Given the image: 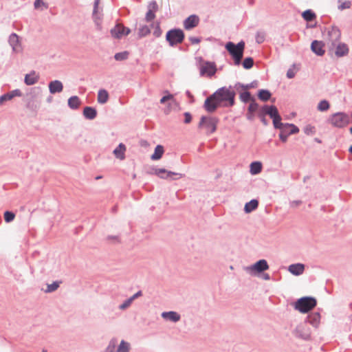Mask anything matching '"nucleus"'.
I'll return each mask as SVG.
<instances>
[{
    "mask_svg": "<svg viewBox=\"0 0 352 352\" xmlns=\"http://www.w3.org/2000/svg\"><path fill=\"white\" fill-rule=\"evenodd\" d=\"M316 300L312 297H302L298 299L295 304V309L301 313H307L314 308Z\"/></svg>",
    "mask_w": 352,
    "mask_h": 352,
    "instance_id": "f257e3e1",
    "label": "nucleus"
},
{
    "mask_svg": "<svg viewBox=\"0 0 352 352\" xmlns=\"http://www.w3.org/2000/svg\"><path fill=\"white\" fill-rule=\"evenodd\" d=\"M218 123V119L211 116H202L201 118L199 128L205 131L208 134L213 133Z\"/></svg>",
    "mask_w": 352,
    "mask_h": 352,
    "instance_id": "f03ea898",
    "label": "nucleus"
},
{
    "mask_svg": "<svg viewBox=\"0 0 352 352\" xmlns=\"http://www.w3.org/2000/svg\"><path fill=\"white\" fill-rule=\"evenodd\" d=\"M220 105V89L207 98L204 102V108L208 112L214 111Z\"/></svg>",
    "mask_w": 352,
    "mask_h": 352,
    "instance_id": "7ed1b4c3",
    "label": "nucleus"
},
{
    "mask_svg": "<svg viewBox=\"0 0 352 352\" xmlns=\"http://www.w3.org/2000/svg\"><path fill=\"white\" fill-rule=\"evenodd\" d=\"M245 45H226L228 51L232 56L234 64L239 65L241 63Z\"/></svg>",
    "mask_w": 352,
    "mask_h": 352,
    "instance_id": "20e7f679",
    "label": "nucleus"
},
{
    "mask_svg": "<svg viewBox=\"0 0 352 352\" xmlns=\"http://www.w3.org/2000/svg\"><path fill=\"white\" fill-rule=\"evenodd\" d=\"M329 121L333 126L342 128L349 124V119L346 114L344 113H337L330 118Z\"/></svg>",
    "mask_w": 352,
    "mask_h": 352,
    "instance_id": "39448f33",
    "label": "nucleus"
},
{
    "mask_svg": "<svg viewBox=\"0 0 352 352\" xmlns=\"http://www.w3.org/2000/svg\"><path fill=\"white\" fill-rule=\"evenodd\" d=\"M166 37L169 44H175L183 41L184 34L182 30L175 29L168 31Z\"/></svg>",
    "mask_w": 352,
    "mask_h": 352,
    "instance_id": "423d86ee",
    "label": "nucleus"
},
{
    "mask_svg": "<svg viewBox=\"0 0 352 352\" xmlns=\"http://www.w3.org/2000/svg\"><path fill=\"white\" fill-rule=\"evenodd\" d=\"M200 74L202 76H212L216 71V66L214 63L204 62L199 65Z\"/></svg>",
    "mask_w": 352,
    "mask_h": 352,
    "instance_id": "0eeeda50",
    "label": "nucleus"
},
{
    "mask_svg": "<svg viewBox=\"0 0 352 352\" xmlns=\"http://www.w3.org/2000/svg\"><path fill=\"white\" fill-rule=\"evenodd\" d=\"M153 173L162 179H168L171 178L172 176H176L174 179H177L184 176L182 173L169 171L164 168H155L153 169Z\"/></svg>",
    "mask_w": 352,
    "mask_h": 352,
    "instance_id": "6e6552de",
    "label": "nucleus"
},
{
    "mask_svg": "<svg viewBox=\"0 0 352 352\" xmlns=\"http://www.w3.org/2000/svg\"><path fill=\"white\" fill-rule=\"evenodd\" d=\"M130 32V29L124 27L121 23H118L111 30V34L114 38H120L128 35Z\"/></svg>",
    "mask_w": 352,
    "mask_h": 352,
    "instance_id": "1a4fd4ad",
    "label": "nucleus"
},
{
    "mask_svg": "<svg viewBox=\"0 0 352 352\" xmlns=\"http://www.w3.org/2000/svg\"><path fill=\"white\" fill-rule=\"evenodd\" d=\"M100 0H95L94 4V10H93V19L95 24L98 27V29L101 28V24L102 21V10L99 8Z\"/></svg>",
    "mask_w": 352,
    "mask_h": 352,
    "instance_id": "9d476101",
    "label": "nucleus"
},
{
    "mask_svg": "<svg viewBox=\"0 0 352 352\" xmlns=\"http://www.w3.org/2000/svg\"><path fill=\"white\" fill-rule=\"evenodd\" d=\"M235 93L224 87L221 88V102H228L229 106H232L234 103Z\"/></svg>",
    "mask_w": 352,
    "mask_h": 352,
    "instance_id": "9b49d317",
    "label": "nucleus"
},
{
    "mask_svg": "<svg viewBox=\"0 0 352 352\" xmlns=\"http://www.w3.org/2000/svg\"><path fill=\"white\" fill-rule=\"evenodd\" d=\"M161 316L164 320L174 323L179 322L181 319L180 314L175 311H164L161 314Z\"/></svg>",
    "mask_w": 352,
    "mask_h": 352,
    "instance_id": "f8f14e48",
    "label": "nucleus"
},
{
    "mask_svg": "<svg viewBox=\"0 0 352 352\" xmlns=\"http://www.w3.org/2000/svg\"><path fill=\"white\" fill-rule=\"evenodd\" d=\"M22 93L20 89H16L0 96V106L4 102L11 100L14 97H20Z\"/></svg>",
    "mask_w": 352,
    "mask_h": 352,
    "instance_id": "ddd939ff",
    "label": "nucleus"
},
{
    "mask_svg": "<svg viewBox=\"0 0 352 352\" xmlns=\"http://www.w3.org/2000/svg\"><path fill=\"white\" fill-rule=\"evenodd\" d=\"M199 18L195 14H192L184 21V27L186 30H191L199 24Z\"/></svg>",
    "mask_w": 352,
    "mask_h": 352,
    "instance_id": "4468645a",
    "label": "nucleus"
},
{
    "mask_svg": "<svg viewBox=\"0 0 352 352\" xmlns=\"http://www.w3.org/2000/svg\"><path fill=\"white\" fill-rule=\"evenodd\" d=\"M48 87L51 94L60 93L63 90V85L62 82L58 80L51 81L48 85Z\"/></svg>",
    "mask_w": 352,
    "mask_h": 352,
    "instance_id": "2eb2a0df",
    "label": "nucleus"
},
{
    "mask_svg": "<svg viewBox=\"0 0 352 352\" xmlns=\"http://www.w3.org/2000/svg\"><path fill=\"white\" fill-rule=\"evenodd\" d=\"M269 268V265L267 263V261L264 259L260 260L258 262H256L255 264H254L252 266H251L249 269L250 270L253 272H261L263 271H265Z\"/></svg>",
    "mask_w": 352,
    "mask_h": 352,
    "instance_id": "dca6fc26",
    "label": "nucleus"
},
{
    "mask_svg": "<svg viewBox=\"0 0 352 352\" xmlns=\"http://www.w3.org/2000/svg\"><path fill=\"white\" fill-rule=\"evenodd\" d=\"M39 80V75L35 71H32L30 73L27 74L24 78V82L27 85H33L36 84Z\"/></svg>",
    "mask_w": 352,
    "mask_h": 352,
    "instance_id": "f3484780",
    "label": "nucleus"
},
{
    "mask_svg": "<svg viewBox=\"0 0 352 352\" xmlns=\"http://www.w3.org/2000/svg\"><path fill=\"white\" fill-rule=\"evenodd\" d=\"M157 10V4L155 1H153L148 4V10L146 14V20L147 21H152L155 15V12Z\"/></svg>",
    "mask_w": 352,
    "mask_h": 352,
    "instance_id": "a211bd4d",
    "label": "nucleus"
},
{
    "mask_svg": "<svg viewBox=\"0 0 352 352\" xmlns=\"http://www.w3.org/2000/svg\"><path fill=\"white\" fill-rule=\"evenodd\" d=\"M261 111L263 113L270 116L272 119L276 117V115L279 114L278 109L275 106L265 105L262 107Z\"/></svg>",
    "mask_w": 352,
    "mask_h": 352,
    "instance_id": "6ab92c4d",
    "label": "nucleus"
},
{
    "mask_svg": "<svg viewBox=\"0 0 352 352\" xmlns=\"http://www.w3.org/2000/svg\"><path fill=\"white\" fill-rule=\"evenodd\" d=\"M131 350V344L130 342L122 340L116 349H114V352H130Z\"/></svg>",
    "mask_w": 352,
    "mask_h": 352,
    "instance_id": "aec40b11",
    "label": "nucleus"
},
{
    "mask_svg": "<svg viewBox=\"0 0 352 352\" xmlns=\"http://www.w3.org/2000/svg\"><path fill=\"white\" fill-rule=\"evenodd\" d=\"M305 270V266L303 264L301 263H297V264H292L289 266V271L296 276L300 275L303 273Z\"/></svg>",
    "mask_w": 352,
    "mask_h": 352,
    "instance_id": "412c9836",
    "label": "nucleus"
},
{
    "mask_svg": "<svg viewBox=\"0 0 352 352\" xmlns=\"http://www.w3.org/2000/svg\"><path fill=\"white\" fill-rule=\"evenodd\" d=\"M126 146L124 144L120 143L114 150L113 154L116 157L120 160H124L125 157Z\"/></svg>",
    "mask_w": 352,
    "mask_h": 352,
    "instance_id": "4be33fe9",
    "label": "nucleus"
},
{
    "mask_svg": "<svg viewBox=\"0 0 352 352\" xmlns=\"http://www.w3.org/2000/svg\"><path fill=\"white\" fill-rule=\"evenodd\" d=\"M83 116L88 120H94L97 116V111L91 107H86L83 110Z\"/></svg>",
    "mask_w": 352,
    "mask_h": 352,
    "instance_id": "5701e85b",
    "label": "nucleus"
},
{
    "mask_svg": "<svg viewBox=\"0 0 352 352\" xmlns=\"http://www.w3.org/2000/svg\"><path fill=\"white\" fill-rule=\"evenodd\" d=\"M109 100V93L106 89H101L98 92L97 100L99 104H105Z\"/></svg>",
    "mask_w": 352,
    "mask_h": 352,
    "instance_id": "b1692460",
    "label": "nucleus"
},
{
    "mask_svg": "<svg viewBox=\"0 0 352 352\" xmlns=\"http://www.w3.org/2000/svg\"><path fill=\"white\" fill-rule=\"evenodd\" d=\"M68 107L72 109H77L80 105V98L76 96H71L67 101Z\"/></svg>",
    "mask_w": 352,
    "mask_h": 352,
    "instance_id": "393cba45",
    "label": "nucleus"
},
{
    "mask_svg": "<svg viewBox=\"0 0 352 352\" xmlns=\"http://www.w3.org/2000/svg\"><path fill=\"white\" fill-rule=\"evenodd\" d=\"M329 36L332 44H334V43L340 38V32L337 28L332 27L331 30H329Z\"/></svg>",
    "mask_w": 352,
    "mask_h": 352,
    "instance_id": "a878e982",
    "label": "nucleus"
},
{
    "mask_svg": "<svg viewBox=\"0 0 352 352\" xmlns=\"http://www.w3.org/2000/svg\"><path fill=\"white\" fill-rule=\"evenodd\" d=\"M332 51L334 52L338 57H340L346 55L349 52V49L346 45H336V47L332 49Z\"/></svg>",
    "mask_w": 352,
    "mask_h": 352,
    "instance_id": "bb28decb",
    "label": "nucleus"
},
{
    "mask_svg": "<svg viewBox=\"0 0 352 352\" xmlns=\"http://www.w3.org/2000/svg\"><path fill=\"white\" fill-rule=\"evenodd\" d=\"M258 202L256 199H252L250 201L245 204L244 210L246 213H250L253 210H256L258 207Z\"/></svg>",
    "mask_w": 352,
    "mask_h": 352,
    "instance_id": "cd10ccee",
    "label": "nucleus"
},
{
    "mask_svg": "<svg viewBox=\"0 0 352 352\" xmlns=\"http://www.w3.org/2000/svg\"><path fill=\"white\" fill-rule=\"evenodd\" d=\"M262 164L260 162H254L250 164V173L256 175L261 172Z\"/></svg>",
    "mask_w": 352,
    "mask_h": 352,
    "instance_id": "c85d7f7f",
    "label": "nucleus"
},
{
    "mask_svg": "<svg viewBox=\"0 0 352 352\" xmlns=\"http://www.w3.org/2000/svg\"><path fill=\"white\" fill-rule=\"evenodd\" d=\"M164 153V148L161 145H157L154 151L153 154L151 155V159L153 160H160Z\"/></svg>",
    "mask_w": 352,
    "mask_h": 352,
    "instance_id": "c756f323",
    "label": "nucleus"
},
{
    "mask_svg": "<svg viewBox=\"0 0 352 352\" xmlns=\"http://www.w3.org/2000/svg\"><path fill=\"white\" fill-rule=\"evenodd\" d=\"M320 316L318 313H314L309 316V322L314 327H317L320 323Z\"/></svg>",
    "mask_w": 352,
    "mask_h": 352,
    "instance_id": "7c9ffc66",
    "label": "nucleus"
},
{
    "mask_svg": "<svg viewBox=\"0 0 352 352\" xmlns=\"http://www.w3.org/2000/svg\"><path fill=\"white\" fill-rule=\"evenodd\" d=\"M258 105L254 100L250 103L248 108V118L252 120L254 118V113L257 111Z\"/></svg>",
    "mask_w": 352,
    "mask_h": 352,
    "instance_id": "2f4dec72",
    "label": "nucleus"
},
{
    "mask_svg": "<svg viewBox=\"0 0 352 352\" xmlns=\"http://www.w3.org/2000/svg\"><path fill=\"white\" fill-rule=\"evenodd\" d=\"M34 8L35 10H43L48 8V4L43 0H35L34 2Z\"/></svg>",
    "mask_w": 352,
    "mask_h": 352,
    "instance_id": "473e14b6",
    "label": "nucleus"
},
{
    "mask_svg": "<svg viewBox=\"0 0 352 352\" xmlns=\"http://www.w3.org/2000/svg\"><path fill=\"white\" fill-rule=\"evenodd\" d=\"M302 16L303 19L307 21H312L316 17L315 13L311 10H307L303 12Z\"/></svg>",
    "mask_w": 352,
    "mask_h": 352,
    "instance_id": "72a5a7b5",
    "label": "nucleus"
},
{
    "mask_svg": "<svg viewBox=\"0 0 352 352\" xmlns=\"http://www.w3.org/2000/svg\"><path fill=\"white\" fill-rule=\"evenodd\" d=\"M129 56V52L128 51H123L118 52L114 55V58L117 61H123L128 59Z\"/></svg>",
    "mask_w": 352,
    "mask_h": 352,
    "instance_id": "f704fd0d",
    "label": "nucleus"
},
{
    "mask_svg": "<svg viewBox=\"0 0 352 352\" xmlns=\"http://www.w3.org/2000/svg\"><path fill=\"white\" fill-rule=\"evenodd\" d=\"M271 97V94L267 90H261L258 92V98L263 101L268 100Z\"/></svg>",
    "mask_w": 352,
    "mask_h": 352,
    "instance_id": "c9c22d12",
    "label": "nucleus"
},
{
    "mask_svg": "<svg viewBox=\"0 0 352 352\" xmlns=\"http://www.w3.org/2000/svg\"><path fill=\"white\" fill-rule=\"evenodd\" d=\"M59 287V282L55 281L51 284H47V289L45 290V293H51L56 291Z\"/></svg>",
    "mask_w": 352,
    "mask_h": 352,
    "instance_id": "e433bc0d",
    "label": "nucleus"
},
{
    "mask_svg": "<svg viewBox=\"0 0 352 352\" xmlns=\"http://www.w3.org/2000/svg\"><path fill=\"white\" fill-rule=\"evenodd\" d=\"M323 45H311V50L317 55L322 56L324 53Z\"/></svg>",
    "mask_w": 352,
    "mask_h": 352,
    "instance_id": "4c0bfd02",
    "label": "nucleus"
},
{
    "mask_svg": "<svg viewBox=\"0 0 352 352\" xmlns=\"http://www.w3.org/2000/svg\"><path fill=\"white\" fill-rule=\"evenodd\" d=\"M150 32V30L147 25H142L138 29V35L140 37L146 36Z\"/></svg>",
    "mask_w": 352,
    "mask_h": 352,
    "instance_id": "58836bf2",
    "label": "nucleus"
},
{
    "mask_svg": "<svg viewBox=\"0 0 352 352\" xmlns=\"http://www.w3.org/2000/svg\"><path fill=\"white\" fill-rule=\"evenodd\" d=\"M8 42L10 44H17L22 42V40L19 37L17 34L13 33L11 34L9 36Z\"/></svg>",
    "mask_w": 352,
    "mask_h": 352,
    "instance_id": "ea45409f",
    "label": "nucleus"
},
{
    "mask_svg": "<svg viewBox=\"0 0 352 352\" xmlns=\"http://www.w3.org/2000/svg\"><path fill=\"white\" fill-rule=\"evenodd\" d=\"M243 67L246 69H249L250 68H252L253 67V65H254V60L252 58L249 57V58H246L244 59V60L243 61Z\"/></svg>",
    "mask_w": 352,
    "mask_h": 352,
    "instance_id": "a19ab883",
    "label": "nucleus"
},
{
    "mask_svg": "<svg viewBox=\"0 0 352 352\" xmlns=\"http://www.w3.org/2000/svg\"><path fill=\"white\" fill-rule=\"evenodd\" d=\"M273 120V124L275 128L276 129H282L283 124L281 122V117L280 115H276V117L272 118Z\"/></svg>",
    "mask_w": 352,
    "mask_h": 352,
    "instance_id": "79ce46f5",
    "label": "nucleus"
},
{
    "mask_svg": "<svg viewBox=\"0 0 352 352\" xmlns=\"http://www.w3.org/2000/svg\"><path fill=\"white\" fill-rule=\"evenodd\" d=\"M116 342L117 340L116 338L111 339L109 341L107 347L103 352H114V348L116 347Z\"/></svg>",
    "mask_w": 352,
    "mask_h": 352,
    "instance_id": "37998d69",
    "label": "nucleus"
},
{
    "mask_svg": "<svg viewBox=\"0 0 352 352\" xmlns=\"http://www.w3.org/2000/svg\"><path fill=\"white\" fill-rule=\"evenodd\" d=\"M329 108V104L327 100L320 101L318 105V109L321 111H327Z\"/></svg>",
    "mask_w": 352,
    "mask_h": 352,
    "instance_id": "c03bdc74",
    "label": "nucleus"
},
{
    "mask_svg": "<svg viewBox=\"0 0 352 352\" xmlns=\"http://www.w3.org/2000/svg\"><path fill=\"white\" fill-rule=\"evenodd\" d=\"M265 41V34L263 32H258L256 36V42L258 44H261Z\"/></svg>",
    "mask_w": 352,
    "mask_h": 352,
    "instance_id": "a18cd8bd",
    "label": "nucleus"
},
{
    "mask_svg": "<svg viewBox=\"0 0 352 352\" xmlns=\"http://www.w3.org/2000/svg\"><path fill=\"white\" fill-rule=\"evenodd\" d=\"M14 217H15V215L12 212L6 211L4 213V219H5L6 222H7V223L12 221L14 220Z\"/></svg>",
    "mask_w": 352,
    "mask_h": 352,
    "instance_id": "49530a36",
    "label": "nucleus"
},
{
    "mask_svg": "<svg viewBox=\"0 0 352 352\" xmlns=\"http://www.w3.org/2000/svg\"><path fill=\"white\" fill-rule=\"evenodd\" d=\"M298 69L296 67L295 65L292 66V67L289 68L287 72V76L288 78H292L295 76L296 72Z\"/></svg>",
    "mask_w": 352,
    "mask_h": 352,
    "instance_id": "de8ad7c7",
    "label": "nucleus"
},
{
    "mask_svg": "<svg viewBox=\"0 0 352 352\" xmlns=\"http://www.w3.org/2000/svg\"><path fill=\"white\" fill-rule=\"evenodd\" d=\"M132 302H133V301L129 298L126 299V300H124L121 305H120L119 309L121 310H124V309H127L128 307H129L131 306V305L132 304Z\"/></svg>",
    "mask_w": 352,
    "mask_h": 352,
    "instance_id": "09e8293b",
    "label": "nucleus"
},
{
    "mask_svg": "<svg viewBox=\"0 0 352 352\" xmlns=\"http://www.w3.org/2000/svg\"><path fill=\"white\" fill-rule=\"evenodd\" d=\"M351 6V2L350 1H345L339 5L338 8L341 10L344 9L350 8Z\"/></svg>",
    "mask_w": 352,
    "mask_h": 352,
    "instance_id": "8fccbe9b",
    "label": "nucleus"
},
{
    "mask_svg": "<svg viewBox=\"0 0 352 352\" xmlns=\"http://www.w3.org/2000/svg\"><path fill=\"white\" fill-rule=\"evenodd\" d=\"M304 131L307 135H313L315 133V128L311 125H307L305 127Z\"/></svg>",
    "mask_w": 352,
    "mask_h": 352,
    "instance_id": "3c124183",
    "label": "nucleus"
},
{
    "mask_svg": "<svg viewBox=\"0 0 352 352\" xmlns=\"http://www.w3.org/2000/svg\"><path fill=\"white\" fill-rule=\"evenodd\" d=\"M168 100H172L173 102L174 101L173 95L168 94L166 96H163L160 100V102L162 104H163V103H165Z\"/></svg>",
    "mask_w": 352,
    "mask_h": 352,
    "instance_id": "603ef678",
    "label": "nucleus"
},
{
    "mask_svg": "<svg viewBox=\"0 0 352 352\" xmlns=\"http://www.w3.org/2000/svg\"><path fill=\"white\" fill-rule=\"evenodd\" d=\"M240 97L243 102H248L250 100V94L248 91H245L242 93Z\"/></svg>",
    "mask_w": 352,
    "mask_h": 352,
    "instance_id": "864d4df0",
    "label": "nucleus"
},
{
    "mask_svg": "<svg viewBox=\"0 0 352 352\" xmlns=\"http://www.w3.org/2000/svg\"><path fill=\"white\" fill-rule=\"evenodd\" d=\"M287 126L290 129L289 134L297 133L299 131L298 128L294 124H288Z\"/></svg>",
    "mask_w": 352,
    "mask_h": 352,
    "instance_id": "5fc2aeb1",
    "label": "nucleus"
},
{
    "mask_svg": "<svg viewBox=\"0 0 352 352\" xmlns=\"http://www.w3.org/2000/svg\"><path fill=\"white\" fill-rule=\"evenodd\" d=\"M184 116H185L184 122L186 124L190 123L192 120L190 113L188 112H186V113H184Z\"/></svg>",
    "mask_w": 352,
    "mask_h": 352,
    "instance_id": "6e6d98bb",
    "label": "nucleus"
},
{
    "mask_svg": "<svg viewBox=\"0 0 352 352\" xmlns=\"http://www.w3.org/2000/svg\"><path fill=\"white\" fill-rule=\"evenodd\" d=\"M190 41L192 43L195 44V43H199V42H201V39L198 37H190Z\"/></svg>",
    "mask_w": 352,
    "mask_h": 352,
    "instance_id": "4d7b16f0",
    "label": "nucleus"
},
{
    "mask_svg": "<svg viewBox=\"0 0 352 352\" xmlns=\"http://www.w3.org/2000/svg\"><path fill=\"white\" fill-rule=\"evenodd\" d=\"M140 296H142V292L139 291V292H136L135 294H133L132 296H131L130 298L133 302V300L135 299H136L137 298H138Z\"/></svg>",
    "mask_w": 352,
    "mask_h": 352,
    "instance_id": "13d9d810",
    "label": "nucleus"
},
{
    "mask_svg": "<svg viewBox=\"0 0 352 352\" xmlns=\"http://www.w3.org/2000/svg\"><path fill=\"white\" fill-rule=\"evenodd\" d=\"M288 135L284 134L283 132L280 133L279 137L282 142H285L287 140Z\"/></svg>",
    "mask_w": 352,
    "mask_h": 352,
    "instance_id": "bf43d9fd",
    "label": "nucleus"
},
{
    "mask_svg": "<svg viewBox=\"0 0 352 352\" xmlns=\"http://www.w3.org/2000/svg\"><path fill=\"white\" fill-rule=\"evenodd\" d=\"M301 204L300 201H294L290 203L292 207L295 208L299 206Z\"/></svg>",
    "mask_w": 352,
    "mask_h": 352,
    "instance_id": "052dcab7",
    "label": "nucleus"
},
{
    "mask_svg": "<svg viewBox=\"0 0 352 352\" xmlns=\"http://www.w3.org/2000/svg\"><path fill=\"white\" fill-rule=\"evenodd\" d=\"M260 117L261 118V121L263 122V124H267L266 120L264 117V113H263L262 111L261 112Z\"/></svg>",
    "mask_w": 352,
    "mask_h": 352,
    "instance_id": "680f3d73",
    "label": "nucleus"
},
{
    "mask_svg": "<svg viewBox=\"0 0 352 352\" xmlns=\"http://www.w3.org/2000/svg\"><path fill=\"white\" fill-rule=\"evenodd\" d=\"M19 47H21V45H12V51L14 52H18L19 51L18 49Z\"/></svg>",
    "mask_w": 352,
    "mask_h": 352,
    "instance_id": "e2e57ef3",
    "label": "nucleus"
},
{
    "mask_svg": "<svg viewBox=\"0 0 352 352\" xmlns=\"http://www.w3.org/2000/svg\"><path fill=\"white\" fill-rule=\"evenodd\" d=\"M154 34L156 36H159L161 34L160 30H155Z\"/></svg>",
    "mask_w": 352,
    "mask_h": 352,
    "instance_id": "0e129e2a",
    "label": "nucleus"
},
{
    "mask_svg": "<svg viewBox=\"0 0 352 352\" xmlns=\"http://www.w3.org/2000/svg\"><path fill=\"white\" fill-rule=\"evenodd\" d=\"M186 95L188 96V97L189 98H193L192 95L190 94V92L189 91H186Z\"/></svg>",
    "mask_w": 352,
    "mask_h": 352,
    "instance_id": "69168bd1",
    "label": "nucleus"
},
{
    "mask_svg": "<svg viewBox=\"0 0 352 352\" xmlns=\"http://www.w3.org/2000/svg\"><path fill=\"white\" fill-rule=\"evenodd\" d=\"M311 44L315 45V44H322V43L320 42L315 40V41H313Z\"/></svg>",
    "mask_w": 352,
    "mask_h": 352,
    "instance_id": "338daca9",
    "label": "nucleus"
},
{
    "mask_svg": "<svg viewBox=\"0 0 352 352\" xmlns=\"http://www.w3.org/2000/svg\"><path fill=\"white\" fill-rule=\"evenodd\" d=\"M349 152H350L351 153H352V145H351V146H350V148H349Z\"/></svg>",
    "mask_w": 352,
    "mask_h": 352,
    "instance_id": "774afa93",
    "label": "nucleus"
}]
</instances>
